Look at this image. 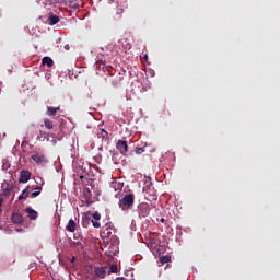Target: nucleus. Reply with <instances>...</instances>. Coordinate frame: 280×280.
I'll list each match as a JSON object with an SVG mask.
<instances>
[{"label": "nucleus", "mask_w": 280, "mask_h": 280, "mask_svg": "<svg viewBox=\"0 0 280 280\" xmlns=\"http://www.w3.org/2000/svg\"><path fill=\"white\" fill-rule=\"evenodd\" d=\"M101 218H102V215H101L98 212H96V213L93 214V219H94L95 221H100Z\"/></svg>", "instance_id": "nucleus-23"}, {"label": "nucleus", "mask_w": 280, "mask_h": 280, "mask_svg": "<svg viewBox=\"0 0 280 280\" xmlns=\"http://www.w3.org/2000/svg\"><path fill=\"white\" fill-rule=\"evenodd\" d=\"M40 191H43V187L36 186L35 191L31 192V198H36L37 196H40Z\"/></svg>", "instance_id": "nucleus-18"}, {"label": "nucleus", "mask_w": 280, "mask_h": 280, "mask_svg": "<svg viewBox=\"0 0 280 280\" xmlns=\"http://www.w3.org/2000/svg\"><path fill=\"white\" fill-rule=\"evenodd\" d=\"M80 237H82L80 234H78V240H80Z\"/></svg>", "instance_id": "nucleus-32"}, {"label": "nucleus", "mask_w": 280, "mask_h": 280, "mask_svg": "<svg viewBox=\"0 0 280 280\" xmlns=\"http://www.w3.org/2000/svg\"><path fill=\"white\" fill-rule=\"evenodd\" d=\"M74 238H77V240H78V234H74Z\"/></svg>", "instance_id": "nucleus-33"}, {"label": "nucleus", "mask_w": 280, "mask_h": 280, "mask_svg": "<svg viewBox=\"0 0 280 280\" xmlns=\"http://www.w3.org/2000/svg\"><path fill=\"white\" fill-rule=\"evenodd\" d=\"M93 228L94 229H100V223L98 221H92Z\"/></svg>", "instance_id": "nucleus-24"}, {"label": "nucleus", "mask_w": 280, "mask_h": 280, "mask_svg": "<svg viewBox=\"0 0 280 280\" xmlns=\"http://www.w3.org/2000/svg\"><path fill=\"white\" fill-rule=\"evenodd\" d=\"M30 195H32V190H30V186H27L19 196V200H27V198H30Z\"/></svg>", "instance_id": "nucleus-13"}, {"label": "nucleus", "mask_w": 280, "mask_h": 280, "mask_svg": "<svg viewBox=\"0 0 280 280\" xmlns=\"http://www.w3.org/2000/svg\"><path fill=\"white\" fill-rule=\"evenodd\" d=\"M147 58H148V55L144 56V59H147Z\"/></svg>", "instance_id": "nucleus-34"}, {"label": "nucleus", "mask_w": 280, "mask_h": 280, "mask_svg": "<svg viewBox=\"0 0 280 280\" xmlns=\"http://www.w3.org/2000/svg\"><path fill=\"white\" fill-rule=\"evenodd\" d=\"M44 126L47 130H54V121L49 118L44 119Z\"/></svg>", "instance_id": "nucleus-17"}, {"label": "nucleus", "mask_w": 280, "mask_h": 280, "mask_svg": "<svg viewBox=\"0 0 280 280\" xmlns=\"http://www.w3.org/2000/svg\"><path fill=\"white\" fill-rule=\"evenodd\" d=\"M94 279H106V267H94Z\"/></svg>", "instance_id": "nucleus-5"}, {"label": "nucleus", "mask_w": 280, "mask_h": 280, "mask_svg": "<svg viewBox=\"0 0 280 280\" xmlns=\"http://www.w3.org/2000/svg\"><path fill=\"white\" fill-rule=\"evenodd\" d=\"M5 191H7L8 194H10V191H12V188L8 187V188L5 189Z\"/></svg>", "instance_id": "nucleus-28"}, {"label": "nucleus", "mask_w": 280, "mask_h": 280, "mask_svg": "<svg viewBox=\"0 0 280 280\" xmlns=\"http://www.w3.org/2000/svg\"><path fill=\"white\" fill-rule=\"evenodd\" d=\"M172 261V256H160V264L159 266H163L165 264H170Z\"/></svg>", "instance_id": "nucleus-16"}, {"label": "nucleus", "mask_w": 280, "mask_h": 280, "mask_svg": "<svg viewBox=\"0 0 280 280\" xmlns=\"http://www.w3.org/2000/svg\"><path fill=\"white\" fill-rule=\"evenodd\" d=\"M42 65H46L47 67L51 68L54 67V59H51L50 57H44L42 59Z\"/></svg>", "instance_id": "nucleus-15"}, {"label": "nucleus", "mask_w": 280, "mask_h": 280, "mask_svg": "<svg viewBox=\"0 0 280 280\" xmlns=\"http://www.w3.org/2000/svg\"><path fill=\"white\" fill-rule=\"evenodd\" d=\"M117 270H118L117 265H110L108 275L110 273L115 275Z\"/></svg>", "instance_id": "nucleus-20"}, {"label": "nucleus", "mask_w": 280, "mask_h": 280, "mask_svg": "<svg viewBox=\"0 0 280 280\" xmlns=\"http://www.w3.org/2000/svg\"><path fill=\"white\" fill-rule=\"evenodd\" d=\"M18 231H23V229H21V230H18Z\"/></svg>", "instance_id": "nucleus-35"}, {"label": "nucleus", "mask_w": 280, "mask_h": 280, "mask_svg": "<svg viewBox=\"0 0 280 280\" xmlns=\"http://www.w3.org/2000/svg\"><path fill=\"white\" fill-rule=\"evenodd\" d=\"M160 222H161L162 224H165V218L160 219Z\"/></svg>", "instance_id": "nucleus-27"}, {"label": "nucleus", "mask_w": 280, "mask_h": 280, "mask_svg": "<svg viewBox=\"0 0 280 280\" xmlns=\"http://www.w3.org/2000/svg\"><path fill=\"white\" fill-rule=\"evenodd\" d=\"M116 148L120 154H126V152H128V142H126V140H119L116 143Z\"/></svg>", "instance_id": "nucleus-6"}, {"label": "nucleus", "mask_w": 280, "mask_h": 280, "mask_svg": "<svg viewBox=\"0 0 280 280\" xmlns=\"http://www.w3.org/2000/svg\"><path fill=\"white\" fill-rule=\"evenodd\" d=\"M135 152L136 154H143V152H145V147H137Z\"/></svg>", "instance_id": "nucleus-19"}, {"label": "nucleus", "mask_w": 280, "mask_h": 280, "mask_svg": "<svg viewBox=\"0 0 280 280\" xmlns=\"http://www.w3.org/2000/svg\"><path fill=\"white\" fill-rule=\"evenodd\" d=\"M122 211H128L135 206V194H126L118 202Z\"/></svg>", "instance_id": "nucleus-1"}, {"label": "nucleus", "mask_w": 280, "mask_h": 280, "mask_svg": "<svg viewBox=\"0 0 280 280\" xmlns=\"http://www.w3.org/2000/svg\"><path fill=\"white\" fill-rule=\"evenodd\" d=\"M109 187L112 189H114V191H121V189H124V183L117 182V180H113L110 183Z\"/></svg>", "instance_id": "nucleus-12"}, {"label": "nucleus", "mask_w": 280, "mask_h": 280, "mask_svg": "<svg viewBox=\"0 0 280 280\" xmlns=\"http://www.w3.org/2000/svg\"><path fill=\"white\" fill-rule=\"evenodd\" d=\"M73 261H75V256H72L71 264H73Z\"/></svg>", "instance_id": "nucleus-29"}, {"label": "nucleus", "mask_w": 280, "mask_h": 280, "mask_svg": "<svg viewBox=\"0 0 280 280\" xmlns=\"http://www.w3.org/2000/svg\"><path fill=\"white\" fill-rule=\"evenodd\" d=\"M32 160L37 164V165H43L47 163V156H45V153L43 152H35L32 155Z\"/></svg>", "instance_id": "nucleus-3"}, {"label": "nucleus", "mask_w": 280, "mask_h": 280, "mask_svg": "<svg viewBox=\"0 0 280 280\" xmlns=\"http://www.w3.org/2000/svg\"><path fill=\"white\" fill-rule=\"evenodd\" d=\"M47 23L48 25H58V23H60V18L54 13H49Z\"/></svg>", "instance_id": "nucleus-8"}, {"label": "nucleus", "mask_w": 280, "mask_h": 280, "mask_svg": "<svg viewBox=\"0 0 280 280\" xmlns=\"http://www.w3.org/2000/svg\"><path fill=\"white\" fill-rule=\"evenodd\" d=\"M121 12H124L122 10H119L118 12H117V14H121Z\"/></svg>", "instance_id": "nucleus-31"}, {"label": "nucleus", "mask_w": 280, "mask_h": 280, "mask_svg": "<svg viewBox=\"0 0 280 280\" xmlns=\"http://www.w3.org/2000/svg\"><path fill=\"white\" fill-rule=\"evenodd\" d=\"M65 49H66V51H69V49H70L69 44L65 45Z\"/></svg>", "instance_id": "nucleus-26"}, {"label": "nucleus", "mask_w": 280, "mask_h": 280, "mask_svg": "<svg viewBox=\"0 0 280 280\" xmlns=\"http://www.w3.org/2000/svg\"><path fill=\"white\" fill-rule=\"evenodd\" d=\"M101 138L102 139H108V131L101 129Z\"/></svg>", "instance_id": "nucleus-22"}, {"label": "nucleus", "mask_w": 280, "mask_h": 280, "mask_svg": "<svg viewBox=\"0 0 280 280\" xmlns=\"http://www.w3.org/2000/svg\"><path fill=\"white\" fill-rule=\"evenodd\" d=\"M91 170V166L88 164V168H83V172H85V174H89V171Z\"/></svg>", "instance_id": "nucleus-25"}, {"label": "nucleus", "mask_w": 280, "mask_h": 280, "mask_svg": "<svg viewBox=\"0 0 280 280\" xmlns=\"http://www.w3.org/2000/svg\"><path fill=\"white\" fill-rule=\"evenodd\" d=\"M150 205L142 202L138 206V211H139V215L140 218H148V215H150Z\"/></svg>", "instance_id": "nucleus-2"}, {"label": "nucleus", "mask_w": 280, "mask_h": 280, "mask_svg": "<svg viewBox=\"0 0 280 280\" xmlns=\"http://www.w3.org/2000/svg\"><path fill=\"white\" fill-rule=\"evenodd\" d=\"M85 200H91V190L89 188L83 191Z\"/></svg>", "instance_id": "nucleus-21"}, {"label": "nucleus", "mask_w": 280, "mask_h": 280, "mask_svg": "<svg viewBox=\"0 0 280 280\" xmlns=\"http://www.w3.org/2000/svg\"><path fill=\"white\" fill-rule=\"evenodd\" d=\"M25 213H27L28 220H37L38 219V212L34 210L33 208L27 207L25 209Z\"/></svg>", "instance_id": "nucleus-9"}, {"label": "nucleus", "mask_w": 280, "mask_h": 280, "mask_svg": "<svg viewBox=\"0 0 280 280\" xmlns=\"http://www.w3.org/2000/svg\"><path fill=\"white\" fill-rule=\"evenodd\" d=\"M11 220L13 224H23V215L19 212H13Z\"/></svg>", "instance_id": "nucleus-10"}, {"label": "nucleus", "mask_w": 280, "mask_h": 280, "mask_svg": "<svg viewBox=\"0 0 280 280\" xmlns=\"http://www.w3.org/2000/svg\"><path fill=\"white\" fill-rule=\"evenodd\" d=\"M25 144H27V141H23V142H22V145H25Z\"/></svg>", "instance_id": "nucleus-30"}, {"label": "nucleus", "mask_w": 280, "mask_h": 280, "mask_svg": "<svg viewBox=\"0 0 280 280\" xmlns=\"http://www.w3.org/2000/svg\"><path fill=\"white\" fill-rule=\"evenodd\" d=\"M144 194H149L152 197V200H156V190H154V186L152 182H145V186L143 187Z\"/></svg>", "instance_id": "nucleus-4"}, {"label": "nucleus", "mask_w": 280, "mask_h": 280, "mask_svg": "<svg viewBox=\"0 0 280 280\" xmlns=\"http://www.w3.org/2000/svg\"><path fill=\"white\" fill-rule=\"evenodd\" d=\"M32 178V173L30 171H21L20 172V177H19V183H27Z\"/></svg>", "instance_id": "nucleus-7"}, {"label": "nucleus", "mask_w": 280, "mask_h": 280, "mask_svg": "<svg viewBox=\"0 0 280 280\" xmlns=\"http://www.w3.org/2000/svg\"><path fill=\"white\" fill-rule=\"evenodd\" d=\"M60 110V106L54 107V106H47L46 115L48 117H56V114Z\"/></svg>", "instance_id": "nucleus-11"}, {"label": "nucleus", "mask_w": 280, "mask_h": 280, "mask_svg": "<svg viewBox=\"0 0 280 280\" xmlns=\"http://www.w3.org/2000/svg\"><path fill=\"white\" fill-rule=\"evenodd\" d=\"M75 221L73 219H70L68 222V225L66 226V230L69 231V233H74L75 232Z\"/></svg>", "instance_id": "nucleus-14"}]
</instances>
